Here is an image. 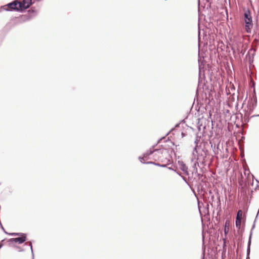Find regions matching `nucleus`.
I'll use <instances>...</instances> for the list:
<instances>
[{"instance_id":"nucleus-1","label":"nucleus","mask_w":259,"mask_h":259,"mask_svg":"<svg viewBox=\"0 0 259 259\" xmlns=\"http://www.w3.org/2000/svg\"><path fill=\"white\" fill-rule=\"evenodd\" d=\"M153 153L154 154L153 156L155 160L158 159L162 162L165 161V164H160L154 162H148L147 163L154 164L161 167H165L166 165L171 163L170 160L166 157L168 154L167 150L165 149H155L153 151L150 150L145 153L143 157H139V159L142 163H144L145 161L148 159V157Z\"/></svg>"},{"instance_id":"nucleus-2","label":"nucleus","mask_w":259,"mask_h":259,"mask_svg":"<svg viewBox=\"0 0 259 259\" xmlns=\"http://www.w3.org/2000/svg\"><path fill=\"white\" fill-rule=\"evenodd\" d=\"M195 143L196 145L192 151L191 162L193 163V173L196 174L198 172V167H200L204 164L205 158L207 155V151L198 147L196 141Z\"/></svg>"},{"instance_id":"nucleus-3","label":"nucleus","mask_w":259,"mask_h":259,"mask_svg":"<svg viewBox=\"0 0 259 259\" xmlns=\"http://www.w3.org/2000/svg\"><path fill=\"white\" fill-rule=\"evenodd\" d=\"M244 21L245 23V28L247 33H250L252 28L253 24L252 17L250 11L247 10L245 11L244 14Z\"/></svg>"},{"instance_id":"nucleus-4","label":"nucleus","mask_w":259,"mask_h":259,"mask_svg":"<svg viewBox=\"0 0 259 259\" xmlns=\"http://www.w3.org/2000/svg\"><path fill=\"white\" fill-rule=\"evenodd\" d=\"M10 235L12 236H20V237L11 238L10 239V241L13 242L15 243L18 242L19 244L23 243L26 241V236L25 234L23 233H13L10 234Z\"/></svg>"},{"instance_id":"nucleus-5","label":"nucleus","mask_w":259,"mask_h":259,"mask_svg":"<svg viewBox=\"0 0 259 259\" xmlns=\"http://www.w3.org/2000/svg\"><path fill=\"white\" fill-rule=\"evenodd\" d=\"M4 10L6 11H20L19 7L18 0H16L4 6Z\"/></svg>"},{"instance_id":"nucleus-6","label":"nucleus","mask_w":259,"mask_h":259,"mask_svg":"<svg viewBox=\"0 0 259 259\" xmlns=\"http://www.w3.org/2000/svg\"><path fill=\"white\" fill-rule=\"evenodd\" d=\"M20 11H22L29 7L32 4V0H18Z\"/></svg>"},{"instance_id":"nucleus-7","label":"nucleus","mask_w":259,"mask_h":259,"mask_svg":"<svg viewBox=\"0 0 259 259\" xmlns=\"http://www.w3.org/2000/svg\"><path fill=\"white\" fill-rule=\"evenodd\" d=\"M178 164L179 168L184 172L185 175H189L188 167L186 165L183 161H178Z\"/></svg>"},{"instance_id":"nucleus-8","label":"nucleus","mask_w":259,"mask_h":259,"mask_svg":"<svg viewBox=\"0 0 259 259\" xmlns=\"http://www.w3.org/2000/svg\"><path fill=\"white\" fill-rule=\"evenodd\" d=\"M236 226L238 229H240L241 227V220H239V219H236Z\"/></svg>"},{"instance_id":"nucleus-9","label":"nucleus","mask_w":259,"mask_h":259,"mask_svg":"<svg viewBox=\"0 0 259 259\" xmlns=\"http://www.w3.org/2000/svg\"><path fill=\"white\" fill-rule=\"evenodd\" d=\"M242 214H243V212L241 210H238V211L237 212L236 219H239V220H241L242 217Z\"/></svg>"},{"instance_id":"nucleus-10","label":"nucleus","mask_w":259,"mask_h":259,"mask_svg":"<svg viewBox=\"0 0 259 259\" xmlns=\"http://www.w3.org/2000/svg\"><path fill=\"white\" fill-rule=\"evenodd\" d=\"M228 224H229V223L227 221H226L225 223V229H224V232L226 234L227 233H228V232H229V226L227 225Z\"/></svg>"},{"instance_id":"nucleus-11","label":"nucleus","mask_w":259,"mask_h":259,"mask_svg":"<svg viewBox=\"0 0 259 259\" xmlns=\"http://www.w3.org/2000/svg\"><path fill=\"white\" fill-rule=\"evenodd\" d=\"M250 239L249 240L248 243V248H247V255H248V254L250 253Z\"/></svg>"},{"instance_id":"nucleus-12","label":"nucleus","mask_w":259,"mask_h":259,"mask_svg":"<svg viewBox=\"0 0 259 259\" xmlns=\"http://www.w3.org/2000/svg\"><path fill=\"white\" fill-rule=\"evenodd\" d=\"M29 246H30V249H31V252H33L32 246V244H31V242L29 243Z\"/></svg>"},{"instance_id":"nucleus-13","label":"nucleus","mask_w":259,"mask_h":259,"mask_svg":"<svg viewBox=\"0 0 259 259\" xmlns=\"http://www.w3.org/2000/svg\"><path fill=\"white\" fill-rule=\"evenodd\" d=\"M181 177H182V179H183V180H184L186 182H187L186 178H185L184 177H183V176H181Z\"/></svg>"},{"instance_id":"nucleus-14","label":"nucleus","mask_w":259,"mask_h":259,"mask_svg":"<svg viewBox=\"0 0 259 259\" xmlns=\"http://www.w3.org/2000/svg\"><path fill=\"white\" fill-rule=\"evenodd\" d=\"M177 174H178L179 175H180V176H181V174L180 173H179V172H177Z\"/></svg>"},{"instance_id":"nucleus-15","label":"nucleus","mask_w":259,"mask_h":259,"mask_svg":"<svg viewBox=\"0 0 259 259\" xmlns=\"http://www.w3.org/2000/svg\"><path fill=\"white\" fill-rule=\"evenodd\" d=\"M246 259H249V257L247 255Z\"/></svg>"},{"instance_id":"nucleus-16","label":"nucleus","mask_w":259,"mask_h":259,"mask_svg":"<svg viewBox=\"0 0 259 259\" xmlns=\"http://www.w3.org/2000/svg\"><path fill=\"white\" fill-rule=\"evenodd\" d=\"M3 245L2 244H0V248L2 247Z\"/></svg>"},{"instance_id":"nucleus-17","label":"nucleus","mask_w":259,"mask_h":259,"mask_svg":"<svg viewBox=\"0 0 259 259\" xmlns=\"http://www.w3.org/2000/svg\"><path fill=\"white\" fill-rule=\"evenodd\" d=\"M168 168H169V169H172V168H170V167H169Z\"/></svg>"},{"instance_id":"nucleus-18","label":"nucleus","mask_w":259,"mask_h":259,"mask_svg":"<svg viewBox=\"0 0 259 259\" xmlns=\"http://www.w3.org/2000/svg\"><path fill=\"white\" fill-rule=\"evenodd\" d=\"M257 116H259V115H258Z\"/></svg>"}]
</instances>
